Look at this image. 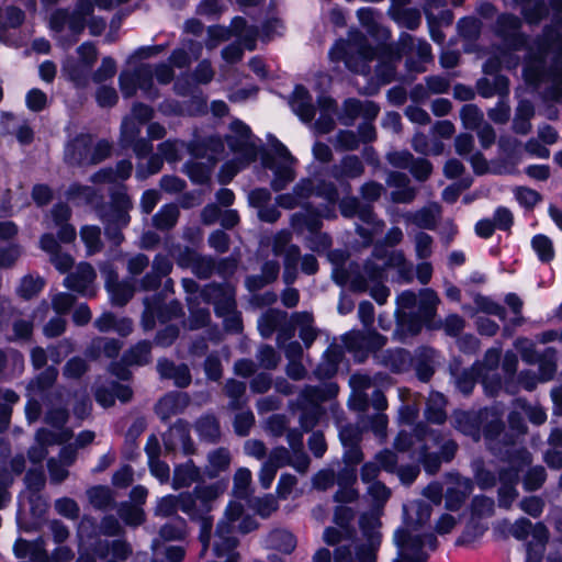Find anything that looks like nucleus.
<instances>
[{"label":"nucleus","mask_w":562,"mask_h":562,"mask_svg":"<svg viewBox=\"0 0 562 562\" xmlns=\"http://www.w3.org/2000/svg\"><path fill=\"white\" fill-rule=\"evenodd\" d=\"M346 109L350 112L351 115H358L364 112L367 117L376 116L379 109L375 104L371 102H367L366 104L360 103L357 100H349L346 102Z\"/></svg>","instance_id":"nucleus-30"},{"label":"nucleus","mask_w":562,"mask_h":562,"mask_svg":"<svg viewBox=\"0 0 562 562\" xmlns=\"http://www.w3.org/2000/svg\"><path fill=\"white\" fill-rule=\"evenodd\" d=\"M542 369H543V372L539 379H536V378L529 379L528 376H524L521 379V383L525 389L532 390L536 386L537 381H547L552 376V374L554 372V366L552 363H544Z\"/></svg>","instance_id":"nucleus-41"},{"label":"nucleus","mask_w":562,"mask_h":562,"mask_svg":"<svg viewBox=\"0 0 562 562\" xmlns=\"http://www.w3.org/2000/svg\"><path fill=\"white\" fill-rule=\"evenodd\" d=\"M55 508L58 514L68 517L75 518L78 515L79 508L75 501L70 498H60L56 501Z\"/></svg>","instance_id":"nucleus-37"},{"label":"nucleus","mask_w":562,"mask_h":562,"mask_svg":"<svg viewBox=\"0 0 562 562\" xmlns=\"http://www.w3.org/2000/svg\"><path fill=\"white\" fill-rule=\"evenodd\" d=\"M151 68L142 66L135 72H124L120 76L121 90L125 97L133 95L137 88L147 90L151 80Z\"/></svg>","instance_id":"nucleus-9"},{"label":"nucleus","mask_w":562,"mask_h":562,"mask_svg":"<svg viewBox=\"0 0 562 562\" xmlns=\"http://www.w3.org/2000/svg\"><path fill=\"white\" fill-rule=\"evenodd\" d=\"M431 237L425 233H419L415 237V249L419 258H427L431 254Z\"/></svg>","instance_id":"nucleus-38"},{"label":"nucleus","mask_w":562,"mask_h":562,"mask_svg":"<svg viewBox=\"0 0 562 562\" xmlns=\"http://www.w3.org/2000/svg\"><path fill=\"white\" fill-rule=\"evenodd\" d=\"M383 271L378 263H368L362 276L355 278L351 285L357 291H370L371 296L379 303L383 304L390 291L382 284Z\"/></svg>","instance_id":"nucleus-6"},{"label":"nucleus","mask_w":562,"mask_h":562,"mask_svg":"<svg viewBox=\"0 0 562 562\" xmlns=\"http://www.w3.org/2000/svg\"><path fill=\"white\" fill-rule=\"evenodd\" d=\"M251 483V472L246 468L237 470L234 476V493L238 497H246L248 495L249 486Z\"/></svg>","instance_id":"nucleus-26"},{"label":"nucleus","mask_w":562,"mask_h":562,"mask_svg":"<svg viewBox=\"0 0 562 562\" xmlns=\"http://www.w3.org/2000/svg\"><path fill=\"white\" fill-rule=\"evenodd\" d=\"M513 216L512 213L504 207H499L496 210L494 214V224L496 227L506 229L512 225Z\"/></svg>","instance_id":"nucleus-56"},{"label":"nucleus","mask_w":562,"mask_h":562,"mask_svg":"<svg viewBox=\"0 0 562 562\" xmlns=\"http://www.w3.org/2000/svg\"><path fill=\"white\" fill-rule=\"evenodd\" d=\"M443 407H445L443 396L439 393L431 394L429 397V402H428V406H427V411H426L427 418L432 423H437V424L442 423L446 418V413H445Z\"/></svg>","instance_id":"nucleus-20"},{"label":"nucleus","mask_w":562,"mask_h":562,"mask_svg":"<svg viewBox=\"0 0 562 562\" xmlns=\"http://www.w3.org/2000/svg\"><path fill=\"white\" fill-rule=\"evenodd\" d=\"M189 177L198 183H202L209 179V172L198 164H192L187 167Z\"/></svg>","instance_id":"nucleus-64"},{"label":"nucleus","mask_w":562,"mask_h":562,"mask_svg":"<svg viewBox=\"0 0 562 562\" xmlns=\"http://www.w3.org/2000/svg\"><path fill=\"white\" fill-rule=\"evenodd\" d=\"M132 172V164L130 161H122L117 165L116 171L102 170L94 176V181H116L130 177Z\"/></svg>","instance_id":"nucleus-23"},{"label":"nucleus","mask_w":562,"mask_h":562,"mask_svg":"<svg viewBox=\"0 0 562 562\" xmlns=\"http://www.w3.org/2000/svg\"><path fill=\"white\" fill-rule=\"evenodd\" d=\"M472 484L468 479L456 477L451 480L446 493V503L449 509H457L463 499L471 493Z\"/></svg>","instance_id":"nucleus-11"},{"label":"nucleus","mask_w":562,"mask_h":562,"mask_svg":"<svg viewBox=\"0 0 562 562\" xmlns=\"http://www.w3.org/2000/svg\"><path fill=\"white\" fill-rule=\"evenodd\" d=\"M390 162L396 167L409 168L413 164V157L407 151H395L387 156Z\"/></svg>","instance_id":"nucleus-49"},{"label":"nucleus","mask_w":562,"mask_h":562,"mask_svg":"<svg viewBox=\"0 0 562 562\" xmlns=\"http://www.w3.org/2000/svg\"><path fill=\"white\" fill-rule=\"evenodd\" d=\"M20 254L18 246L0 248V268L11 267L20 257Z\"/></svg>","instance_id":"nucleus-39"},{"label":"nucleus","mask_w":562,"mask_h":562,"mask_svg":"<svg viewBox=\"0 0 562 562\" xmlns=\"http://www.w3.org/2000/svg\"><path fill=\"white\" fill-rule=\"evenodd\" d=\"M520 507L527 514L538 517L542 513L543 504L537 497H529L520 503Z\"/></svg>","instance_id":"nucleus-48"},{"label":"nucleus","mask_w":562,"mask_h":562,"mask_svg":"<svg viewBox=\"0 0 562 562\" xmlns=\"http://www.w3.org/2000/svg\"><path fill=\"white\" fill-rule=\"evenodd\" d=\"M199 434L206 439H215L218 436V425L214 417H204L196 424Z\"/></svg>","instance_id":"nucleus-32"},{"label":"nucleus","mask_w":562,"mask_h":562,"mask_svg":"<svg viewBox=\"0 0 562 562\" xmlns=\"http://www.w3.org/2000/svg\"><path fill=\"white\" fill-rule=\"evenodd\" d=\"M259 359L262 366L266 368H273L278 363V357L272 347H262L259 350Z\"/></svg>","instance_id":"nucleus-58"},{"label":"nucleus","mask_w":562,"mask_h":562,"mask_svg":"<svg viewBox=\"0 0 562 562\" xmlns=\"http://www.w3.org/2000/svg\"><path fill=\"white\" fill-rule=\"evenodd\" d=\"M67 434L57 436L56 434L48 430H40L36 435V443L40 448L34 447L30 450V458L34 462H40L46 454L44 446L53 442H60L66 440Z\"/></svg>","instance_id":"nucleus-16"},{"label":"nucleus","mask_w":562,"mask_h":562,"mask_svg":"<svg viewBox=\"0 0 562 562\" xmlns=\"http://www.w3.org/2000/svg\"><path fill=\"white\" fill-rule=\"evenodd\" d=\"M532 248L542 261H549L553 258L552 243L543 235H538L532 239Z\"/></svg>","instance_id":"nucleus-29"},{"label":"nucleus","mask_w":562,"mask_h":562,"mask_svg":"<svg viewBox=\"0 0 562 562\" xmlns=\"http://www.w3.org/2000/svg\"><path fill=\"white\" fill-rule=\"evenodd\" d=\"M74 458V451L69 448H65L60 454L59 463L55 460H49L48 469L53 481L60 482L67 476L68 472L66 467L72 462Z\"/></svg>","instance_id":"nucleus-17"},{"label":"nucleus","mask_w":562,"mask_h":562,"mask_svg":"<svg viewBox=\"0 0 562 562\" xmlns=\"http://www.w3.org/2000/svg\"><path fill=\"white\" fill-rule=\"evenodd\" d=\"M178 214L177 206L167 205L155 215V225L159 228H170L176 224Z\"/></svg>","instance_id":"nucleus-25"},{"label":"nucleus","mask_w":562,"mask_h":562,"mask_svg":"<svg viewBox=\"0 0 562 562\" xmlns=\"http://www.w3.org/2000/svg\"><path fill=\"white\" fill-rule=\"evenodd\" d=\"M231 457L225 449H218L209 456L210 474L215 475L217 472L226 469L229 464Z\"/></svg>","instance_id":"nucleus-28"},{"label":"nucleus","mask_w":562,"mask_h":562,"mask_svg":"<svg viewBox=\"0 0 562 562\" xmlns=\"http://www.w3.org/2000/svg\"><path fill=\"white\" fill-rule=\"evenodd\" d=\"M87 369L86 362L82 359L75 358L67 362L65 374L70 378L80 376Z\"/></svg>","instance_id":"nucleus-50"},{"label":"nucleus","mask_w":562,"mask_h":562,"mask_svg":"<svg viewBox=\"0 0 562 562\" xmlns=\"http://www.w3.org/2000/svg\"><path fill=\"white\" fill-rule=\"evenodd\" d=\"M95 273L92 267L88 263H80L75 274H70L65 279V285L85 295H92L93 291L90 289Z\"/></svg>","instance_id":"nucleus-10"},{"label":"nucleus","mask_w":562,"mask_h":562,"mask_svg":"<svg viewBox=\"0 0 562 562\" xmlns=\"http://www.w3.org/2000/svg\"><path fill=\"white\" fill-rule=\"evenodd\" d=\"M226 485L222 482L210 486H198L195 496L181 494L180 496L168 495L159 499L156 513L160 516H169L178 509L190 516H196L211 509V503L224 493Z\"/></svg>","instance_id":"nucleus-1"},{"label":"nucleus","mask_w":562,"mask_h":562,"mask_svg":"<svg viewBox=\"0 0 562 562\" xmlns=\"http://www.w3.org/2000/svg\"><path fill=\"white\" fill-rule=\"evenodd\" d=\"M333 61L342 60L346 67L356 72H366L367 64L373 59L374 52L364 37L359 33H351L347 41H339L329 53Z\"/></svg>","instance_id":"nucleus-2"},{"label":"nucleus","mask_w":562,"mask_h":562,"mask_svg":"<svg viewBox=\"0 0 562 562\" xmlns=\"http://www.w3.org/2000/svg\"><path fill=\"white\" fill-rule=\"evenodd\" d=\"M23 20H24L23 11L15 7H10L5 11V21L3 24L5 26L15 27V26H19L23 22Z\"/></svg>","instance_id":"nucleus-54"},{"label":"nucleus","mask_w":562,"mask_h":562,"mask_svg":"<svg viewBox=\"0 0 562 562\" xmlns=\"http://www.w3.org/2000/svg\"><path fill=\"white\" fill-rule=\"evenodd\" d=\"M279 271V266L277 263H268L266 267V276L265 280L262 279H248L247 284L250 289L260 288L263 283L273 280Z\"/></svg>","instance_id":"nucleus-46"},{"label":"nucleus","mask_w":562,"mask_h":562,"mask_svg":"<svg viewBox=\"0 0 562 562\" xmlns=\"http://www.w3.org/2000/svg\"><path fill=\"white\" fill-rule=\"evenodd\" d=\"M78 53L80 55L81 64L86 68H88L92 64L97 55L95 48L91 44H82L78 48Z\"/></svg>","instance_id":"nucleus-61"},{"label":"nucleus","mask_w":562,"mask_h":562,"mask_svg":"<svg viewBox=\"0 0 562 562\" xmlns=\"http://www.w3.org/2000/svg\"><path fill=\"white\" fill-rule=\"evenodd\" d=\"M461 116L468 127H474L481 117L477 109L472 105L463 106Z\"/></svg>","instance_id":"nucleus-60"},{"label":"nucleus","mask_w":562,"mask_h":562,"mask_svg":"<svg viewBox=\"0 0 562 562\" xmlns=\"http://www.w3.org/2000/svg\"><path fill=\"white\" fill-rule=\"evenodd\" d=\"M412 173L419 180H423L428 177L431 171L430 164L425 159L413 160L411 166Z\"/></svg>","instance_id":"nucleus-53"},{"label":"nucleus","mask_w":562,"mask_h":562,"mask_svg":"<svg viewBox=\"0 0 562 562\" xmlns=\"http://www.w3.org/2000/svg\"><path fill=\"white\" fill-rule=\"evenodd\" d=\"M394 541L398 549L397 558L393 562H426V554L423 549L428 547L434 549L436 538L434 535L413 533L407 530H397L394 535Z\"/></svg>","instance_id":"nucleus-4"},{"label":"nucleus","mask_w":562,"mask_h":562,"mask_svg":"<svg viewBox=\"0 0 562 562\" xmlns=\"http://www.w3.org/2000/svg\"><path fill=\"white\" fill-rule=\"evenodd\" d=\"M150 346L147 342L138 344L128 355L126 361L128 363L143 364L149 359Z\"/></svg>","instance_id":"nucleus-33"},{"label":"nucleus","mask_w":562,"mask_h":562,"mask_svg":"<svg viewBox=\"0 0 562 562\" xmlns=\"http://www.w3.org/2000/svg\"><path fill=\"white\" fill-rule=\"evenodd\" d=\"M184 145L179 142H165L160 145L159 151L168 161H176Z\"/></svg>","instance_id":"nucleus-35"},{"label":"nucleus","mask_w":562,"mask_h":562,"mask_svg":"<svg viewBox=\"0 0 562 562\" xmlns=\"http://www.w3.org/2000/svg\"><path fill=\"white\" fill-rule=\"evenodd\" d=\"M369 494L378 503L385 502L390 496V491L380 482H372L368 487Z\"/></svg>","instance_id":"nucleus-51"},{"label":"nucleus","mask_w":562,"mask_h":562,"mask_svg":"<svg viewBox=\"0 0 562 562\" xmlns=\"http://www.w3.org/2000/svg\"><path fill=\"white\" fill-rule=\"evenodd\" d=\"M290 240V234L282 232L276 236L274 239V252L277 255L285 252L286 262L290 265L294 261L299 254V249L295 246H289L285 248Z\"/></svg>","instance_id":"nucleus-24"},{"label":"nucleus","mask_w":562,"mask_h":562,"mask_svg":"<svg viewBox=\"0 0 562 562\" xmlns=\"http://www.w3.org/2000/svg\"><path fill=\"white\" fill-rule=\"evenodd\" d=\"M116 71V66L113 59L104 58L98 71L94 74L95 81H103L112 77Z\"/></svg>","instance_id":"nucleus-43"},{"label":"nucleus","mask_w":562,"mask_h":562,"mask_svg":"<svg viewBox=\"0 0 562 562\" xmlns=\"http://www.w3.org/2000/svg\"><path fill=\"white\" fill-rule=\"evenodd\" d=\"M516 199L520 204L530 207L538 203L539 194L531 189L520 188L516 191Z\"/></svg>","instance_id":"nucleus-42"},{"label":"nucleus","mask_w":562,"mask_h":562,"mask_svg":"<svg viewBox=\"0 0 562 562\" xmlns=\"http://www.w3.org/2000/svg\"><path fill=\"white\" fill-rule=\"evenodd\" d=\"M69 209L66 205L59 204L52 212V220L55 226H59V239L64 243H70L76 238V231L72 226L66 224L69 217Z\"/></svg>","instance_id":"nucleus-13"},{"label":"nucleus","mask_w":562,"mask_h":562,"mask_svg":"<svg viewBox=\"0 0 562 562\" xmlns=\"http://www.w3.org/2000/svg\"><path fill=\"white\" fill-rule=\"evenodd\" d=\"M80 235L88 254H93L100 249V229L98 227L85 226Z\"/></svg>","instance_id":"nucleus-27"},{"label":"nucleus","mask_w":562,"mask_h":562,"mask_svg":"<svg viewBox=\"0 0 562 562\" xmlns=\"http://www.w3.org/2000/svg\"><path fill=\"white\" fill-rule=\"evenodd\" d=\"M396 21L408 29H415L420 22L419 14L412 10H401L396 14Z\"/></svg>","instance_id":"nucleus-40"},{"label":"nucleus","mask_w":562,"mask_h":562,"mask_svg":"<svg viewBox=\"0 0 562 562\" xmlns=\"http://www.w3.org/2000/svg\"><path fill=\"white\" fill-rule=\"evenodd\" d=\"M270 146L272 148L273 156L266 155L263 157V165L274 173V179L272 181L273 189L281 190L286 183L294 179L293 165L295 159L292 157L288 148L277 138H271Z\"/></svg>","instance_id":"nucleus-5"},{"label":"nucleus","mask_w":562,"mask_h":562,"mask_svg":"<svg viewBox=\"0 0 562 562\" xmlns=\"http://www.w3.org/2000/svg\"><path fill=\"white\" fill-rule=\"evenodd\" d=\"M117 100V94L113 88L102 87L97 92V101L101 106H111Z\"/></svg>","instance_id":"nucleus-45"},{"label":"nucleus","mask_w":562,"mask_h":562,"mask_svg":"<svg viewBox=\"0 0 562 562\" xmlns=\"http://www.w3.org/2000/svg\"><path fill=\"white\" fill-rule=\"evenodd\" d=\"M252 423L254 415L250 412H241L235 418V429L239 435H246Z\"/></svg>","instance_id":"nucleus-44"},{"label":"nucleus","mask_w":562,"mask_h":562,"mask_svg":"<svg viewBox=\"0 0 562 562\" xmlns=\"http://www.w3.org/2000/svg\"><path fill=\"white\" fill-rule=\"evenodd\" d=\"M361 529L369 537V546H364L358 549L356 554L357 562H375V549L380 542V536L378 528L380 527V520L376 514L363 515L361 517Z\"/></svg>","instance_id":"nucleus-8"},{"label":"nucleus","mask_w":562,"mask_h":562,"mask_svg":"<svg viewBox=\"0 0 562 562\" xmlns=\"http://www.w3.org/2000/svg\"><path fill=\"white\" fill-rule=\"evenodd\" d=\"M143 510L139 507H128L121 510V517L130 525H139L143 521Z\"/></svg>","instance_id":"nucleus-55"},{"label":"nucleus","mask_w":562,"mask_h":562,"mask_svg":"<svg viewBox=\"0 0 562 562\" xmlns=\"http://www.w3.org/2000/svg\"><path fill=\"white\" fill-rule=\"evenodd\" d=\"M311 100V95L305 88L301 86L295 88L291 100V106L302 121L310 122L315 116V109L313 108Z\"/></svg>","instance_id":"nucleus-12"},{"label":"nucleus","mask_w":562,"mask_h":562,"mask_svg":"<svg viewBox=\"0 0 562 562\" xmlns=\"http://www.w3.org/2000/svg\"><path fill=\"white\" fill-rule=\"evenodd\" d=\"M158 371L162 376L173 379L178 386H187L190 383V374L186 366L175 367L171 362L162 360L158 362Z\"/></svg>","instance_id":"nucleus-15"},{"label":"nucleus","mask_w":562,"mask_h":562,"mask_svg":"<svg viewBox=\"0 0 562 562\" xmlns=\"http://www.w3.org/2000/svg\"><path fill=\"white\" fill-rule=\"evenodd\" d=\"M286 450H276L271 460L263 464L259 474V481L263 488H269L274 480L277 469L285 463Z\"/></svg>","instance_id":"nucleus-14"},{"label":"nucleus","mask_w":562,"mask_h":562,"mask_svg":"<svg viewBox=\"0 0 562 562\" xmlns=\"http://www.w3.org/2000/svg\"><path fill=\"white\" fill-rule=\"evenodd\" d=\"M148 463L151 474L159 481L165 482L169 479V467L165 462L154 459L148 461Z\"/></svg>","instance_id":"nucleus-47"},{"label":"nucleus","mask_w":562,"mask_h":562,"mask_svg":"<svg viewBox=\"0 0 562 562\" xmlns=\"http://www.w3.org/2000/svg\"><path fill=\"white\" fill-rule=\"evenodd\" d=\"M46 94L38 89H32L26 95L27 108L32 111L43 110L46 105Z\"/></svg>","instance_id":"nucleus-36"},{"label":"nucleus","mask_w":562,"mask_h":562,"mask_svg":"<svg viewBox=\"0 0 562 562\" xmlns=\"http://www.w3.org/2000/svg\"><path fill=\"white\" fill-rule=\"evenodd\" d=\"M296 484V479L293 475H281L278 483V494L281 497H286Z\"/></svg>","instance_id":"nucleus-59"},{"label":"nucleus","mask_w":562,"mask_h":562,"mask_svg":"<svg viewBox=\"0 0 562 562\" xmlns=\"http://www.w3.org/2000/svg\"><path fill=\"white\" fill-rule=\"evenodd\" d=\"M108 291L113 303L125 304L133 295V288L128 283H117L108 281Z\"/></svg>","instance_id":"nucleus-22"},{"label":"nucleus","mask_w":562,"mask_h":562,"mask_svg":"<svg viewBox=\"0 0 562 562\" xmlns=\"http://www.w3.org/2000/svg\"><path fill=\"white\" fill-rule=\"evenodd\" d=\"M52 262L60 272H66L72 266V258L69 255L57 251L50 258Z\"/></svg>","instance_id":"nucleus-62"},{"label":"nucleus","mask_w":562,"mask_h":562,"mask_svg":"<svg viewBox=\"0 0 562 562\" xmlns=\"http://www.w3.org/2000/svg\"><path fill=\"white\" fill-rule=\"evenodd\" d=\"M43 288V281L40 278L25 277L21 281L19 293L21 296L29 299L38 293Z\"/></svg>","instance_id":"nucleus-31"},{"label":"nucleus","mask_w":562,"mask_h":562,"mask_svg":"<svg viewBox=\"0 0 562 562\" xmlns=\"http://www.w3.org/2000/svg\"><path fill=\"white\" fill-rule=\"evenodd\" d=\"M90 11L91 5L88 1L80 2L78 10L72 14H68L66 11L61 10L56 11L49 19V27L56 33L68 29L70 34L76 35L82 31L85 18Z\"/></svg>","instance_id":"nucleus-7"},{"label":"nucleus","mask_w":562,"mask_h":562,"mask_svg":"<svg viewBox=\"0 0 562 562\" xmlns=\"http://www.w3.org/2000/svg\"><path fill=\"white\" fill-rule=\"evenodd\" d=\"M231 131L228 143L233 151L240 156V162L239 166L234 168L228 164L224 167L220 176L222 182L229 181L240 168L254 161L257 157V146L252 140L249 128L244 123L236 121L232 123Z\"/></svg>","instance_id":"nucleus-3"},{"label":"nucleus","mask_w":562,"mask_h":562,"mask_svg":"<svg viewBox=\"0 0 562 562\" xmlns=\"http://www.w3.org/2000/svg\"><path fill=\"white\" fill-rule=\"evenodd\" d=\"M256 508L260 516L267 517L277 509V502L272 496H267L257 501Z\"/></svg>","instance_id":"nucleus-57"},{"label":"nucleus","mask_w":562,"mask_h":562,"mask_svg":"<svg viewBox=\"0 0 562 562\" xmlns=\"http://www.w3.org/2000/svg\"><path fill=\"white\" fill-rule=\"evenodd\" d=\"M198 469L191 462L177 467L173 476V487L181 488L188 486L198 479Z\"/></svg>","instance_id":"nucleus-19"},{"label":"nucleus","mask_w":562,"mask_h":562,"mask_svg":"<svg viewBox=\"0 0 562 562\" xmlns=\"http://www.w3.org/2000/svg\"><path fill=\"white\" fill-rule=\"evenodd\" d=\"M72 303L74 297L68 293H59L53 297V307L57 313H65Z\"/></svg>","instance_id":"nucleus-52"},{"label":"nucleus","mask_w":562,"mask_h":562,"mask_svg":"<svg viewBox=\"0 0 562 562\" xmlns=\"http://www.w3.org/2000/svg\"><path fill=\"white\" fill-rule=\"evenodd\" d=\"M318 106L321 110V116L316 123V128L319 133H328L334 125L333 113L334 102L328 97H322L318 100Z\"/></svg>","instance_id":"nucleus-18"},{"label":"nucleus","mask_w":562,"mask_h":562,"mask_svg":"<svg viewBox=\"0 0 562 562\" xmlns=\"http://www.w3.org/2000/svg\"><path fill=\"white\" fill-rule=\"evenodd\" d=\"M344 170L346 175L350 177H356L362 172V165L357 157H347L344 160Z\"/></svg>","instance_id":"nucleus-63"},{"label":"nucleus","mask_w":562,"mask_h":562,"mask_svg":"<svg viewBox=\"0 0 562 562\" xmlns=\"http://www.w3.org/2000/svg\"><path fill=\"white\" fill-rule=\"evenodd\" d=\"M269 543L271 547L285 553H290L295 548V539L293 535L285 530L273 531L269 536Z\"/></svg>","instance_id":"nucleus-21"},{"label":"nucleus","mask_w":562,"mask_h":562,"mask_svg":"<svg viewBox=\"0 0 562 562\" xmlns=\"http://www.w3.org/2000/svg\"><path fill=\"white\" fill-rule=\"evenodd\" d=\"M544 470L541 467L532 468L528 471L525 477V486L527 490H537L544 482Z\"/></svg>","instance_id":"nucleus-34"}]
</instances>
